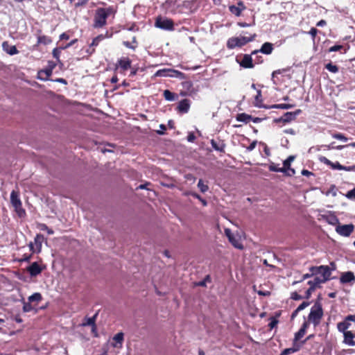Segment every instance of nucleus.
Instances as JSON below:
<instances>
[{"instance_id":"f257e3e1","label":"nucleus","mask_w":355,"mask_h":355,"mask_svg":"<svg viewBox=\"0 0 355 355\" xmlns=\"http://www.w3.org/2000/svg\"><path fill=\"white\" fill-rule=\"evenodd\" d=\"M331 275V270L328 266H320L312 267L309 272L304 274L302 279L293 283V285L302 283L308 286L305 291V297H310L311 293L321 284L327 281Z\"/></svg>"},{"instance_id":"f03ea898","label":"nucleus","mask_w":355,"mask_h":355,"mask_svg":"<svg viewBox=\"0 0 355 355\" xmlns=\"http://www.w3.org/2000/svg\"><path fill=\"white\" fill-rule=\"evenodd\" d=\"M225 234L234 247L240 250L243 248L242 241L244 239V236L243 234L239 233V232H232L230 229L227 228L225 230Z\"/></svg>"},{"instance_id":"7ed1b4c3","label":"nucleus","mask_w":355,"mask_h":355,"mask_svg":"<svg viewBox=\"0 0 355 355\" xmlns=\"http://www.w3.org/2000/svg\"><path fill=\"white\" fill-rule=\"evenodd\" d=\"M253 40V36L250 35L249 37L246 36H240V37H231L228 40L227 46L229 49H234L236 47H241L248 42L252 41Z\"/></svg>"},{"instance_id":"20e7f679","label":"nucleus","mask_w":355,"mask_h":355,"mask_svg":"<svg viewBox=\"0 0 355 355\" xmlns=\"http://www.w3.org/2000/svg\"><path fill=\"white\" fill-rule=\"evenodd\" d=\"M322 316V309L320 304H315L310 311L308 319L309 322H312L314 325L320 323Z\"/></svg>"},{"instance_id":"39448f33","label":"nucleus","mask_w":355,"mask_h":355,"mask_svg":"<svg viewBox=\"0 0 355 355\" xmlns=\"http://www.w3.org/2000/svg\"><path fill=\"white\" fill-rule=\"evenodd\" d=\"M154 76L176 78L180 80L185 78V75L181 71L172 69H162L157 71Z\"/></svg>"},{"instance_id":"423d86ee","label":"nucleus","mask_w":355,"mask_h":355,"mask_svg":"<svg viewBox=\"0 0 355 355\" xmlns=\"http://www.w3.org/2000/svg\"><path fill=\"white\" fill-rule=\"evenodd\" d=\"M114 10L112 8H98L96 12V22H105L110 16H112Z\"/></svg>"},{"instance_id":"0eeeda50","label":"nucleus","mask_w":355,"mask_h":355,"mask_svg":"<svg viewBox=\"0 0 355 355\" xmlns=\"http://www.w3.org/2000/svg\"><path fill=\"white\" fill-rule=\"evenodd\" d=\"M354 230V225L353 224L347 225H338L336 227V231L338 234L343 236H349Z\"/></svg>"},{"instance_id":"6e6552de","label":"nucleus","mask_w":355,"mask_h":355,"mask_svg":"<svg viewBox=\"0 0 355 355\" xmlns=\"http://www.w3.org/2000/svg\"><path fill=\"white\" fill-rule=\"evenodd\" d=\"M44 236L42 234H37L35 237L34 242H31L28 245L30 250L33 253H39L42 249V244L44 241Z\"/></svg>"},{"instance_id":"1a4fd4ad","label":"nucleus","mask_w":355,"mask_h":355,"mask_svg":"<svg viewBox=\"0 0 355 355\" xmlns=\"http://www.w3.org/2000/svg\"><path fill=\"white\" fill-rule=\"evenodd\" d=\"M350 322H354L355 323V315H349L345 318V320L343 322L338 323V329L343 333H344L345 331H348L347 329L351 325Z\"/></svg>"},{"instance_id":"9d476101","label":"nucleus","mask_w":355,"mask_h":355,"mask_svg":"<svg viewBox=\"0 0 355 355\" xmlns=\"http://www.w3.org/2000/svg\"><path fill=\"white\" fill-rule=\"evenodd\" d=\"M301 112L300 110H297L293 112H286L283 116L275 119V122L288 123L295 119L296 116Z\"/></svg>"},{"instance_id":"9b49d317","label":"nucleus","mask_w":355,"mask_h":355,"mask_svg":"<svg viewBox=\"0 0 355 355\" xmlns=\"http://www.w3.org/2000/svg\"><path fill=\"white\" fill-rule=\"evenodd\" d=\"M44 268V267L39 264L37 262H33L27 267V271L31 277H36L42 272Z\"/></svg>"},{"instance_id":"f8f14e48","label":"nucleus","mask_w":355,"mask_h":355,"mask_svg":"<svg viewBox=\"0 0 355 355\" xmlns=\"http://www.w3.org/2000/svg\"><path fill=\"white\" fill-rule=\"evenodd\" d=\"M245 8V6L241 1H239L237 5H232L229 6L230 12L235 16H239Z\"/></svg>"},{"instance_id":"ddd939ff","label":"nucleus","mask_w":355,"mask_h":355,"mask_svg":"<svg viewBox=\"0 0 355 355\" xmlns=\"http://www.w3.org/2000/svg\"><path fill=\"white\" fill-rule=\"evenodd\" d=\"M295 157L293 155L289 156L286 160L283 162V168L286 170V173L291 176L295 174V170L290 167L291 163L294 160Z\"/></svg>"},{"instance_id":"4468645a","label":"nucleus","mask_w":355,"mask_h":355,"mask_svg":"<svg viewBox=\"0 0 355 355\" xmlns=\"http://www.w3.org/2000/svg\"><path fill=\"white\" fill-rule=\"evenodd\" d=\"M344 336V340L343 342L346 345H348L349 346H354L355 345V334L353 333L352 331H345L343 333Z\"/></svg>"},{"instance_id":"2eb2a0df","label":"nucleus","mask_w":355,"mask_h":355,"mask_svg":"<svg viewBox=\"0 0 355 355\" xmlns=\"http://www.w3.org/2000/svg\"><path fill=\"white\" fill-rule=\"evenodd\" d=\"M340 280L343 284H347L352 282H355V275L354 272L351 271L343 272L340 276Z\"/></svg>"},{"instance_id":"dca6fc26","label":"nucleus","mask_w":355,"mask_h":355,"mask_svg":"<svg viewBox=\"0 0 355 355\" xmlns=\"http://www.w3.org/2000/svg\"><path fill=\"white\" fill-rule=\"evenodd\" d=\"M10 202L12 206L17 207V205H21V201L19 198V195L18 192L15 191H12L10 193Z\"/></svg>"},{"instance_id":"f3484780","label":"nucleus","mask_w":355,"mask_h":355,"mask_svg":"<svg viewBox=\"0 0 355 355\" xmlns=\"http://www.w3.org/2000/svg\"><path fill=\"white\" fill-rule=\"evenodd\" d=\"M239 64L244 68H252L253 67L252 60L250 55H245Z\"/></svg>"},{"instance_id":"a211bd4d","label":"nucleus","mask_w":355,"mask_h":355,"mask_svg":"<svg viewBox=\"0 0 355 355\" xmlns=\"http://www.w3.org/2000/svg\"><path fill=\"white\" fill-rule=\"evenodd\" d=\"M190 107V101L188 99L181 101L178 104V110L181 112L187 113Z\"/></svg>"},{"instance_id":"6ab92c4d","label":"nucleus","mask_w":355,"mask_h":355,"mask_svg":"<svg viewBox=\"0 0 355 355\" xmlns=\"http://www.w3.org/2000/svg\"><path fill=\"white\" fill-rule=\"evenodd\" d=\"M118 66L123 70H127L131 66V61L129 58H123L118 61Z\"/></svg>"},{"instance_id":"aec40b11","label":"nucleus","mask_w":355,"mask_h":355,"mask_svg":"<svg viewBox=\"0 0 355 355\" xmlns=\"http://www.w3.org/2000/svg\"><path fill=\"white\" fill-rule=\"evenodd\" d=\"M3 49L10 55H15L18 53V51L15 46H10L7 42H4L2 44Z\"/></svg>"},{"instance_id":"412c9836","label":"nucleus","mask_w":355,"mask_h":355,"mask_svg":"<svg viewBox=\"0 0 355 355\" xmlns=\"http://www.w3.org/2000/svg\"><path fill=\"white\" fill-rule=\"evenodd\" d=\"M309 326V322H304L302 324L301 329L298 331V332L295 334V340H300L305 334L306 330Z\"/></svg>"},{"instance_id":"4be33fe9","label":"nucleus","mask_w":355,"mask_h":355,"mask_svg":"<svg viewBox=\"0 0 355 355\" xmlns=\"http://www.w3.org/2000/svg\"><path fill=\"white\" fill-rule=\"evenodd\" d=\"M272 49V44L269 42H266L262 45L260 51L265 54H270Z\"/></svg>"},{"instance_id":"5701e85b","label":"nucleus","mask_w":355,"mask_h":355,"mask_svg":"<svg viewBox=\"0 0 355 355\" xmlns=\"http://www.w3.org/2000/svg\"><path fill=\"white\" fill-rule=\"evenodd\" d=\"M304 287V291H306V288H307L308 287H306L307 286L305 284L304 285L302 283H301ZM291 298L295 300H301L302 298H306V297H305V292L304 293V294H299L297 292H294L291 294ZM309 297H307L308 299Z\"/></svg>"},{"instance_id":"b1692460","label":"nucleus","mask_w":355,"mask_h":355,"mask_svg":"<svg viewBox=\"0 0 355 355\" xmlns=\"http://www.w3.org/2000/svg\"><path fill=\"white\" fill-rule=\"evenodd\" d=\"M52 73V69L40 71L38 76L42 80H46Z\"/></svg>"},{"instance_id":"393cba45","label":"nucleus","mask_w":355,"mask_h":355,"mask_svg":"<svg viewBox=\"0 0 355 355\" xmlns=\"http://www.w3.org/2000/svg\"><path fill=\"white\" fill-rule=\"evenodd\" d=\"M237 121L244 122V123H248L252 119V116L246 114L245 113L240 114L237 116Z\"/></svg>"},{"instance_id":"a878e982","label":"nucleus","mask_w":355,"mask_h":355,"mask_svg":"<svg viewBox=\"0 0 355 355\" xmlns=\"http://www.w3.org/2000/svg\"><path fill=\"white\" fill-rule=\"evenodd\" d=\"M182 86L184 89H187L186 94H182L183 95L191 94L193 92V84L191 81H185L182 83Z\"/></svg>"},{"instance_id":"bb28decb","label":"nucleus","mask_w":355,"mask_h":355,"mask_svg":"<svg viewBox=\"0 0 355 355\" xmlns=\"http://www.w3.org/2000/svg\"><path fill=\"white\" fill-rule=\"evenodd\" d=\"M173 24H155V27L164 29L166 31H172L173 30Z\"/></svg>"},{"instance_id":"cd10ccee","label":"nucleus","mask_w":355,"mask_h":355,"mask_svg":"<svg viewBox=\"0 0 355 355\" xmlns=\"http://www.w3.org/2000/svg\"><path fill=\"white\" fill-rule=\"evenodd\" d=\"M354 165L351 166H343L339 162H336L334 163V169L345 170L347 171H355L353 169Z\"/></svg>"},{"instance_id":"c85d7f7f","label":"nucleus","mask_w":355,"mask_h":355,"mask_svg":"<svg viewBox=\"0 0 355 355\" xmlns=\"http://www.w3.org/2000/svg\"><path fill=\"white\" fill-rule=\"evenodd\" d=\"M14 209H15V211L16 214H17V216L19 218L25 217V216H26V211H25L24 209H23L22 205H17V207H14Z\"/></svg>"},{"instance_id":"c756f323","label":"nucleus","mask_w":355,"mask_h":355,"mask_svg":"<svg viewBox=\"0 0 355 355\" xmlns=\"http://www.w3.org/2000/svg\"><path fill=\"white\" fill-rule=\"evenodd\" d=\"M42 300V295L39 293H35L28 297L29 302H36L37 303Z\"/></svg>"},{"instance_id":"7c9ffc66","label":"nucleus","mask_w":355,"mask_h":355,"mask_svg":"<svg viewBox=\"0 0 355 355\" xmlns=\"http://www.w3.org/2000/svg\"><path fill=\"white\" fill-rule=\"evenodd\" d=\"M52 40L50 37L47 36H39L37 38V43L38 44H43L44 45L49 44L51 43Z\"/></svg>"},{"instance_id":"2f4dec72","label":"nucleus","mask_w":355,"mask_h":355,"mask_svg":"<svg viewBox=\"0 0 355 355\" xmlns=\"http://www.w3.org/2000/svg\"><path fill=\"white\" fill-rule=\"evenodd\" d=\"M83 325H91L92 326V332L96 334V326H95V316L93 318H89L87 319L86 322L83 323Z\"/></svg>"},{"instance_id":"473e14b6","label":"nucleus","mask_w":355,"mask_h":355,"mask_svg":"<svg viewBox=\"0 0 355 355\" xmlns=\"http://www.w3.org/2000/svg\"><path fill=\"white\" fill-rule=\"evenodd\" d=\"M89 0H69L76 8L83 6L86 5Z\"/></svg>"},{"instance_id":"72a5a7b5","label":"nucleus","mask_w":355,"mask_h":355,"mask_svg":"<svg viewBox=\"0 0 355 355\" xmlns=\"http://www.w3.org/2000/svg\"><path fill=\"white\" fill-rule=\"evenodd\" d=\"M299 347H290L285 349L280 355H289L298 351Z\"/></svg>"},{"instance_id":"f704fd0d","label":"nucleus","mask_w":355,"mask_h":355,"mask_svg":"<svg viewBox=\"0 0 355 355\" xmlns=\"http://www.w3.org/2000/svg\"><path fill=\"white\" fill-rule=\"evenodd\" d=\"M198 187L200 190L201 192L205 193L208 191V186L205 184H204L203 181L202 180H200L198 183Z\"/></svg>"},{"instance_id":"c9c22d12","label":"nucleus","mask_w":355,"mask_h":355,"mask_svg":"<svg viewBox=\"0 0 355 355\" xmlns=\"http://www.w3.org/2000/svg\"><path fill=\"white\" fill-rule=\"evenodd\" d=\"M269 170L270 171H275V172H282V173H285L286 172V170H285L284 168H283V167H282V168L277 167L274 164H272L269 166Z\"/></svg>"},{"instance_id":"e433bc0d","label":"nucleus","mask_w":355,"mask_h":355,"mask_svg":"<svg viewBox=\"0 0 355 355\" xmlns=\"http://www.w3.org/2000/svg\"><path fill=\"white\" fill-rule=\"evenodd\" d=\"M113 340L116 343H119L120 345H121L123 340V334L120 332V333H118L116 334L114 338H113Z\"/></svg>"},{"instance_id":"4c0bfd02","label":"nucleus","mask_w":355,"mask_h":355,"mask_svg":"<svg viewBox=\"0 0 355 355\" xmlns=\"http://www.w3.org/2000/svg\"><path fill=\"white\" fill-rule=\"evenodd\" d=\"M164 96L168 101H173L174 99L173 94L168 90H165L164 92Z\"/></svg>"},{"instance_id":"58836bf2","label":"nucleus","mask_w":355,"mask_h":355,"mask_svg":"<svg viewBox=\"0 0 355 355\" xmlns=\"http://www.w3.org/2000/svg\"><path fill=\"white\" fill-rule=\"evenodd\" d=\"M347 49H349V46L340 44L334 45V51H340L342 53V51H343L344 52H345Z\"/></svg>"},{"instance_id":"ea45409f","label":"nucleus","mask_w":355,"mask_h":355,"mask_svg":"<svg viewBox=\"0 0 355 355\" xmlns=\"http://www.w3.org/2000/svg\"><path fill=\"white\" fill-rule=\"evenodd\" d=\"M345 196L348 199L355 200V187L353 189L348 191L347 193H346Z\"/></svg>"},{"instance_id":"a19ab883","label":"nucleus","mask_w":355,"mask_h":355,"mask_svg":"<svg viewBox=\"0 0 355 355\" xmlns=\"http://www.w3.org/2000/svg\"><path fill=\"white\" fill-rule=\"evenodd\" d=\"M211 146L216 150H218V151H223V147H220L218 146V144H216V142L214 141V140H211Z\"/></svg>"},{"instance_id":"79ce46f5","label":"nucleus","mask_w":355,"mask_h":355,"mask_svg":"<svg viewBox=\"0 0 355 355\" xmlns=\"http://www.w3.org/2000/svg\"><path fill=\"white\" fill-rule=\"evenodd\" d=\"M309 305V302H303L297 308V311H300L303 309H304L306 307H307Z\"/></svg>"},{"instance_id":"37998d69","label":"nucleus","mask_w":355,"mask_h":355,"mask_svg":"<svg viewBox=\"0 0 355 355\" xmlns=\"http://www.w3.org/2000/svg\"><path fill=\"white\" fill-rule=\"evenodd\" d=\"M334 138L343 140L344 141H347V138L345 137L344 135H343L340 133L334 134Z\"/></svg>"},{"instance_id":"c03bdc74","label":"nucleus","mask_w":355,"mask_h":355,"mask_svg":"<svg viewBox=\"0 0 355 355\" xmlns=\"http://www.w3.org/2000/svg\"><path fill=\"white\" fill-rule=\"evenodd\" d=\"M60 53V49H54L53 51V55L54 58H55L58 60H59V56Z\"/></svg>"},{"instance_id":"a18cd8bd","label":"nucleus","mask_w":355,"mask_h":355,"mask_svg":"<svg viewBox=\"0 0 355 355\" xmlns=\"http://www.w3.org/2000/svg\"><path fill=\"white\" fill-rule=\"evenodd\" d=\"M23 309L25 312H28L33 309V307L29 303H25L24 304Z\"/></svg>"},{"instance_id":"49530a36","label":"nucleus","mask_w":355,"mask_h":355,"mask_svg":"<svg viewBox=\"0 0 355 355\" xmlns=\"http://www.w3.org/2000/svg\"><path fill=\"white\" fill-rule=\"evenodd\" d=\"M37 227L41 231H46V230H48V227L43 223H38Z\"/></svg>"},{"instance_id":"de8ad7c7","label":"nucleus","mask_w":355,"mask_h":355,"mask_svg":"<svg viewBox=\"0 0 355 355\" xmlns=\"http://www.w3.org/2000/svg\"><path fill=\"white\" fill-rule=\"evenodd\" d=\"M256 146H257V141H254L252 142L249 146L247 147V150L248 151H252V150H254Z\"/></svg>"},{"instance_id":"09e8293b","label":"nucleus","mask_w":355,"mask_h":355,"mask_svg":"<svg viewBox=\"0 0 355 355\" xmlns=\"http://www.w3.org/2000/svg\"><path fill=\"white\" fill-rule=\"evenodd\" d=\"M319 159H320L322 162H324V163H325V164H327L331 165V166H333V164H331V162L329 159H327L326 157H319Z\"/></svg>"},{"instance_id":"8fccbe9b","label":"nucleus","mask_w":355,"mask_h":355,"mask_svg":"<svg viewBox=\"0 0 355 355\" xmlns=\"http://www.w3.org/2000/svg\"><path fill=\"white\" fill-rule=\"evenodd\" d=\"M195 139H196V137H195L194 134L192 132H190L187 137V140L189 142H193V141H194Z\"/></svg>"},{"instance_id":"3c124183","label":"nucleus","mask_w":355,"mask_h":355,"mask_svg":"<svg viewBox=\"0 0 355 355\" xmlns=\"http://www.w3.org/2000/svg\"><path fill=\"white\" fill-rule=\"evenodd\" d=\"M102 39V37L101 36H98V37H96L95 39H94L92 43V46H96L98 45L99 41Z\"/></svg>"},{"instance_id":"603ef678","label":"nucleus","mask_w":355,"mask_h":355,"mask_svg":"<svg viewBox=\"0 0 355 355\" xmlns=\"http://www.w3.org/2000/svg\"><path fill=\"white\" fill-rule=\"evenodd\" d=\"M184 195H185V196L191 195L193 197H194V198H197V199H198V200H200V198H201V197H200L198 193H193V192H186V193H184Z\"/></svg>"},{"instance_id":"864d4df0","label":"nucleus","mask_w":355,"mask_h":355,"mask_svg":"<svg viewBox=\"0 0 355 355\" xmlns=\"http://www.w3.org/2000/svg\"><path fill=\"white\" fill-rule=\"evenodd\" d=\"M355 146V143H352V144H347V145H345V146H334V149L340 150V149H342V148H344V147H347V146Z\"/></svg>"},{"instance_id":"5fc2aeb1","label":"nucleus","mask_w":355,"mask_h":355,"mask_svg":"<svg viewBox=\"0 0 355 355\" xmlns=\"http://www.w3.org/2000/svg\"><path fill=\"white\" fill-rule=\"evenodd\" d=\"M291 107V105H288V104H280V105L275 106V107L282 108V109H288V108H290Z\"/></svg>"},{"instance_id":"6e6d98bb","label":"nucleus","mask_w":355,"mask_h":355,"mask_svg":"<svg viewBox=\"0 0 355 355\" xmlns=\"http://www.w3.org/2000/svg\"><path fill=\"white\" fill-rule=\"evenodd\" d=\"M261 90H257V94L255 97V101L258 103V102H261Z\"/></svg>"},{"instance_id":"4d7b16f0","label":"nucleus","mask_w":355,"mask_h":355,"mask_svg":"<svg viewBox=\"0 0 355 355\" xmlns=\"http://www.w3.org/2000/svg\"><path fill=\"white\" fill-rule=\"evenodd\" d=\"M284 132L286 134H290V135H293L295 134V130L293 129H292V128L284 130Z\"/></svg>"},{"instance_id":"13d9d810","label":"nucleus","mask_w":355,"mask_h":355,"mask_svg":"<svg viewBox=\"0 0 355 355\" xmlns=\"http://www.w3.org/2000/svg\"><path fill=\"white\" fill-rule=\"evenodd\" d=\"M309 33L313 37V38H314L317 33V30L315 28H313L311 29V31L309 32Z\"/></svg>"},{"instance_id":"bf43d9fd","label":"nucleus","mask_w":355,"mask_h":355,"mask_svg":"<svg viewBox=\"0 0 355 355\" xmlns=\"http://www.w3.org/2000/svg\"><path fill=\"white\" fill-rule=\"evenodd\" d=\"M185 178L188 180L195 181L196 178L191 174H187L185 175Z\"/></svg>"},{"instance_id":"052dcab7","label":"nucleus","mask_w":355,"mask_h":355,"mask_svg":"<svg viewBox=\"0 0 355 355\" xmlns=\"http://www.w3.org/2000/svg\"><path fill=\"white\" fill-rule=\"evenodd\" d=\"M69 38V36L65 33L61 34L60 36V40H68Z\"/></svg>"},{"instance_id":"680f3d73","label":"nucleus","mask_w":355,"mask_h":355,"mask_svg":"<svg viewBox=\"0 0 355 355\" xmlns=\"http://www.w3.org/2000/svg\"><path fill=\"white\" fill-rule=\"evenodd\" d=\"M123 44L128 47V48H130V49H135V46H132L130 44V43L129 42H123Z\"/></svg>"},{"instance_id":"e2e57ef3","label":"nucleus","mask_w":355,"mask_h":355,"mask_svg":"<svg viewBox=\"0 0 355 355\" xmlns=\"http://www.w3.org/2000/svg\"><path fill=\"white\" fill-rule=\"evenodd\" d=\"M326 68L331 72H333V64L331 63H329L326 65Z\"/></svg>"},{"instance_id":"0e129e2a","label":"nucleus","mask_w":355,"mask_h":355,"mask_svg":"<svg viewBox=\"0 0 355 355\" xmlns=\"http://www.w3.org/2000/svg\"><path fill=\"white\" fill-rule=\"evenodd\" d=\"M302 175H311V172H309V171H307V170H303V171H302Z\"/></svg>"},{"instance_id":"69168bd1","label":"nucleus","mask_w":355,"mask_h":355,"mask_svg":"<svg viewBox=\"0 0 355 355\" xmlns=\"http://www.w3.org/2000/svg\"><path fill=\"white\" fill-rule=\"evenodd\" d=\"M76 40H73L71 41L70 43H69L68 44H67L64 47H63L62 49H67L69 46H71L72 44H73L75 42H76Z\"/></svg>"},{"instance_id":"338daca9","label":"nucleus","mask_w":355,"mask_h":355,"mask_svg":"<svg viewBox=\"0 0 355 355\" xmlns=\"http://www.w3.org/2000/svg\"><path fill=\"white\" fill-rule=\"evenodd\" d=\"M251 120H252V121L254 123H259V122H260L261 121V119L256 117V118H253V119L252 118Z\"/></svg>"},{"instance_id":"774afa93","label":"nucleus","mask_w":355,"mask_h":355,"mask_svg":"<svg viewBox=\"0 0 355 355\" xmlns=\"http://www.w3.org/2000/svg\"><path fill=\"white\" fill-rule=\"evenodd\" d=\"M117 81H118V78H117V77H116V76H113V77L112 78V79H111V82H112V83H116Z\"/></svg>"}]
</instances>
